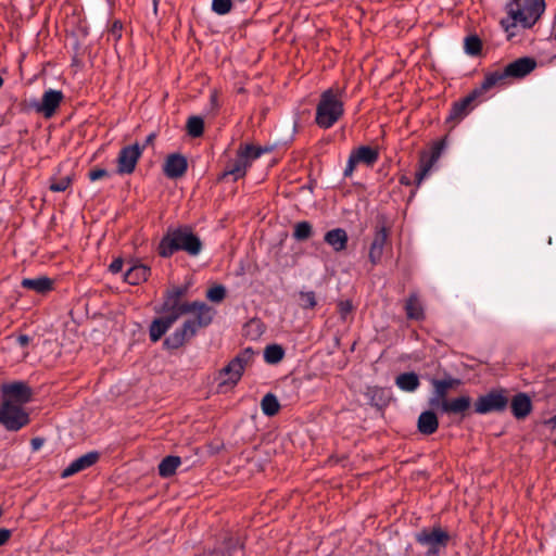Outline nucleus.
<instances>
[{"mask_svg": "<svg viewBox=\"0 0 556 556\" xmlns=\"http://www.w3.org/2000/svg\"><path fill=\"white\" fill-rule=\"evenodd\" d=\"M344 90L328 88L320 93L316 105L315 123L321 129H329L338 123L344 114Z\"/></svg>", "mask_w": 556, "mask_h": 556, "instance_id": "7ed1b4c3", "label": "nucleus"}, {"mask_svg": "<svg viewBox=\"0 0 556 556\" xmlns=\"http://www.w3.org/2000/svg\"><path fill=\"white\" fill-rule=\"evenodd\" d=\"M182 312H186V314L195 313L194 319L202 327L208 326L212 323L215 314L214 309L211 306H208L204 302L199 301L190 302V305H186L182 307Z\"/></svg>", "mask_w": 556, "mask_h": 556, "instance_id": "6ab92c4d", "label": "nucleus"}, {"mask_svg": "<svg viewBox=\"0 0 556 556\" xmlns=\"http://www.w3.org/2000/svg\"><path fill=\"white\" fill-rule=\"evenodd\" d=\"M185 293L186 289L180 287L174 288L173 290L168 291L163 303V313L177 314L178 317L186 314V312H182V307L186 305H190V303H182L180 301Z\"/></svg>", "mask_w": 556, "mask_h": 556, "instance_id": "dca6fc26", "label": "nucleus"}, {"mask_svg": "<svg viewBox=\"0 0 556 556\" xmlns=\"http://www.w3.org/2000/svg\"><path fill=\"white\" fill-rule=\"evenodd\" d=\"M451 540L450 533L440 525L425 527L415 534V541L426 548V556H439Z\"/></svg>", "mask_w": 556, "mask_h": 556, "instance_id": "0eeeda50", "label": "nucleus"}, {"mask_svg": "<svg viewBox=\"0 0 556 556\" xmlns=\"http://www.w3.org/2000/svg\"><path fill=\"white\" fill-rule=\"evenodd\" d=\"M199 328H202V326H200L194 318L187 319L180 328L176 329L165 339L164 345L167 349H178L184 345L187 340L192 338Z\"/></svg>", "mask_w": 556, "mask_h": 556, "instance_id": "ddd939ff", "label": "nucleus"}, {"mask_svg": "<svg viewBox=\"0 0 556 556\" xmlns=\"http://www.w3.org/2000/svg\"><path fill=\"white\" fill-rule=\"evenodd\" d=\"M142 152L143 147H140L138 143L122 148L117 157V173L121 175L131 174Z\"/></svg>", "mask_w": 556, "mask_h": 556, "instance_id": "f8f14e48", "label": "nucleus"}, {"mask_svg": "<svg viewBox=\"0 0 556 556\" xmlns=\"http://www.w3.org/2000/svg\"><path fill=\"white\" fill-rule=\"evenodd\" d=\"M71 184L72 178L68 175L62 176L60 178L52 177L49 188L52 192H63L71 186Z\"/></svg>", "mask_w": 556, "mask_h": 556, "instance_id": "58836bf2", "label": "nucleus"}, {"mask_svg": "<svg viewBox=\"0 0 556 556\" xmlns=\"http://www.w3.org/2000/svg\"><path fill=\"white\" fill-rule=\"evenodd\" d=\"M255 352L245 348L219 370L217 380L220 390L232 389L241 379L245 368L254 362Z\"/></svg>", "mask_w": 556, "mask_h": 556, "instance_id": "423d86ee", "label": "nucleus"}, {"mask_svg": "<svg viewBox=\"0 0 556 556\" xmlns=\"http://www.w3.org/2000/svg\"><path fill=\"white\" fill-rule=\"evenodd\" d=\"M2 403L22 406L31 399V390L24 382H13L3 384L2 388Z\"/></svg>", "mask_w": 556, "mask_h": 556, "instance_id": "9d476101", "label": "nucleus"}, {"mask_svg": "<svg viewBox=\"0 0 556 556\" xmlns=\"http://www.w3.org/2000/svg\"><path fill=\"white\" fill-rule=\"evenodd\" d=\"M445 148L444 140L435 142L430 152H424L420 155L419 161V169L416 172L415 179L417 186L424 181V179L428 176L433 165L438 162L441 156L442 151Z\"/></svg>", "mask_w": 556, "mask_h": 556, "instance_id": "9b49d317", "label": "nucleus"}, {"mask_svg": "<svg viewBox=\"0 0 556 556\" xmlns=\"http://www.w3.org/2000/svg\"><path fill=\"white\" fill-rule=\"evenodd\" d=\"M123 265H124V262L122 258H115L111 264H110V271L113 273V274H117L119 273L122 269H123Z\"/></svg>", "mask_w": 556, "mask_h": 556, "instance_id": "8fccbe9b", "label": "nucleus"}, {"mask_svg": "<svg viewBox=\"0 0 556 556\" xmlns=\"http://www.w3.org/2000/svg\"><path fill=\"white\" fill-rule=\"evenodd\" d=\"M356 164H358L357 161L350 154L346 167L343 173L344 177H351L353 175Z\"/></svg>", "mask_w": 556, "mask_h": 556, "instance_id": "09e8293b", "label": "nucleus"}, {"mask_svg": "<svg viewBox=\"0 0 556 556\" xmlns=\"http://www.w3.org/2000/svg\"><path fill=\"white\" fill-rule=\"evenodd\" d=\"M324 241L337 253L346 249L349 242L348 232L343 228H334L327 231Z\"/></svg>", "mask_w": 556, "mask_h": 556, "instance_id": "4be33fe9", "label": "nucleus"}, {"mask_svg": "<svg viewBox=\"0 0 556 556\" xmlns=\"http://www.w3.org/2000/svg\"><path fill=\"white\" fill-rule=\"evenodd\" d=\"M351 155L357 161V163H364L372 165L378 160V152L367 146H362L351 152Z\"/></svg>", "mask_w": 556, "mask_h": 556, "instance_id": "c756f323", "label": "nucleus"}, {"mask_svg": "<svg viewBox=\"0 0 556 556\" xmlns=\"http://www.w3.org/2000/svg\"><path fill=\"white\" fill-rule=\"evenodd\" d=\"M232 9L231 0H213L212 1V11L217 15H226Z\"/></svg>", "mask_w": 556, "mask_h": 556, "instance_id": "a19ab883", "label": "nucleus"}, {"mask_svg": "<svg viewBox=\"0 0 556 556\" xmlns=\"http://www.w3.org/2000/svg\"><path fill=\"white\" fill-rule=\"evenodd\" d=\"M285 356V350L278 344H270L264 351V359L267 364H278Z\"/></svg>", "mask_w": 556, "mask_h": 556, "instance_id": "c9c22d12", "label": "nucleus"}, {"mask_svg": "<svg viewBox=\"0 0 556 556\" xmlns=\"http://www.w3.org/2000/svg\"><path fill=\"white\" fill-rule=\"evenodd\" d=\"M150 267L143 264H134L124 275V280L129 285H139L150 276Z\"/></svg>", "mask_w": 556, "mask_h": 556, "instance_id": "393cba45", "label": "nucleus"}, {"mask_svg": "<svg viewBox=\"0 0 556 556\" xmlns=\"http://www.w3.org/2000/svg\"><path fill=\"white\" fill-rule=\"evenodd\" d=\"M508 404V399L503 391H491L485 395L479 396L475 403L477 414H488L491 412H503Z\"/></svg>", "mask_w": 556, "mask_h": 556, "instance_id": "1a4fd4ad", "label": "nucleus"}, {"mask_svg": "<svg viewBox=\"0 0 556 556\" xmlns=\"http://www.w3.org/2000/svg\"><path fill=\"white\" fill-rule=\"evenodd\" d=\"M11 536V531L8 529H0V546L4 545Z\"/></svg>", "mask_w": 556, "mask_h": 556, "instance_id": "3c124183", "label": "nucleus"}, {"mask_svg": "<svg viewBox=\"0 0 556 556\" xmlns=\"http://www.w3.org/2000/svg\"><path fill=\"white\" fill-rule=\"evenodd\" d=\"M29 422L28 414L18 405L1 403L0 424L9 431H18Z\"/></svg>", "mask_w": 556, "mask_h": 556, "instance_id": "6e6552de", "label": "nucleus"}, {"mask_svg": "<svg viewBox=\"0 0 556 556\" xmlns=\"http://www.w3.org/2000/svg\"><path fill=\"white\" fill-rule=\"evenodd\" d=\"M45 443V440L41 439V438H34L31 441H30V445H31V448L33 451H38L41 448V446L43 445Z\"/></svg>", "mask_w": 556, "mask_h": 556, "instance_id": "603ef678", "label": "nucleus"}, {"mask_svg": "<svg viewBox=\"0 0 556 556\" xmlns=\"http://www.w3.org/2000/svg\"><path fill=\"white\" fill-rule=\"evenodd\" d=\"M244 157L245 156L238 151L236 159L227 165L224 175H230L233 177L235 180H238L239 178L243 177L248 168L250 167V165L245 161L247 159Z\"/></svg>", "mask_w": 556, "mask_h": 556, "instance_id": "bb28decb", "label": "nucleus"}, {"mask_svg": "<svg viewBox=\"0 0 556 556\" xmlns=\"http://www.w3.org/2000/svg\"><path fill=\"white\" fill-rule=\"evenodd\" d=\"M226 296V289L224 286H215L213 288H210L206 292V298L214 303L222 302Z\"/></svg>", "mask_w": 556, "mask_h": 556, "instance_id": "79ce46f5", "label": "nucleus"}, {"mask_svg": "<svg viewBox=\"0 0 556 556\" xmlns=\"http://www.w3.org/2000/svg\"><path fill=\"white\" fill-rule=\"evenodd\" d=\"M261 408L264 415L271 417L279 412L280 404L273 393H267L261 401Z\"/></svg>", "mask_w": 556, "mask_h": 556, "instance_id": "f704fd0d", "label": "nucleus"}, {"mask_svg": "<svg viewBox=\"0 0 556 556\" xmlns=\"http://www.w3.org/2000/svg\"><path fill=\"white\" fill-rule=\"evenodd\" d=\"M395 384L404 392H415L419 388L420 381L418 375L410 371L399 375Z\"/></svg>", "mask_w": 556, "mask_h": 556, "instance_id": "cd10ccee", "label": "nucleus"}, {"mask_svg": "<svg viewBox=\"0 0 556 556\" xmlns=\"http://www.w3.org/2000/svg\"><path fill=\"white\" fill-rule=\"evenodd\" d=\"M400 181H401V184L406 185V186H408L410 184V180L407 177H405V176H403L400 179Z\"/></svg>", "mask_w": 556, "mask_h": 556, "instance_id": "4d7b16f0", "label": "nucleus"}, {"mask_svg": "<svg viewBox=\"0 0 556 556\" xmlns=\"http://www.w3.org/2000/svg\"><path fill=\"white\" fill-rule=\"evenodd\" d=\"M177 314L164 313V316L155 318L149 328V336L152 342H157L166 331L177 321Z\"/></svg>", "mask_w": 556, "mask_h": 556, "instance_id": "f3484780", "label": "nucleus"}, {"mask_svg": "<svg viewBox=\"0 0 556 556\" xmlns=\"http://www.w3.org/2000/svg\"><path fill=\"white\" fill-rule=\"evenodd\" d=\"M465 51L470 55H477L481 51V40L477 36H468L465 39Z\"/></svg>", "mask_w": 556, "mask_h": 556, "instance_id": "ea45409f", "label": "nucleus"}, {"mask_svg": "<svg viewBox=\"0 0 556 556\" xmlns=\"http://www.w3.org/2000/svg\"><path fill=\"white\" fill-rule=\"evenodd\" d=\"M460 384V380L457 378L448 377L446 379H433L432 386L434 388L435 393H438L441 397H447V393L450 389H454Z\"/></svg>", "mask_w": 556, "mask_h": 556, "instance_id": "473e14b6", "label": "nucleus"}, {"mask_svg": "<svg viewBox=\"0 0 556 556\" xmlns=\"http://www.w3.org/2000/svg\"><path fill=\"white\" fill-rule=\"evenodd\" d=\"M64 96L60 90L49 89L42 94L41 102L35 104L36 112L49 118L54 115L56 109L60 106Z\"/></svg>", "mask_w": 556, "mask_h": 556, "instance_id": "2eb2a0df", "label": "nucleus"}, {"mask_svg": "<svg viewBox=\"0 0 556 556\" xmlns=\"http://www.w3.org/2000/svg\"><path fill=\"white\" fill-rule=\"evenodd\" d=\"M300 301H301V306L303 308H313L317 304L315 292H313V291L301 292Z\"/></svg>", "mask_w": 556, "mask_h": 556, "instance_id": "37998d69", "label": "nucleus"}, {"mask_svg": "<svg viewBox=\"0 0 556 556\" xmlns=\"http://www.w3.org/2000/svg\"><path fill=\"white\" fill-rule=\"evenodd\" d=\"M219 109L218 93L216 90H213L210 94V111L213 114H216Z\"/></svg>", "mask_w": 556, "mask_h": 556, "instance_id": "49530a36", "label": "nucleus"}, {"mask_svg": "<svg viewBox=\"0 0 556 556\" xmlns=\"http://www.w3.org/2000/svg\"><path fill=\"white\" fill-rule=\"evenodd\" d=\"M406 315L409 319L421 320L425 317L424 307L416 294H410L405 304Z\"/></svg>", "mask_w": 556, "mask_h": 556, "instance_id": "7c9ffc66", "label": "nucleus"}, {"mask_svg": "<svg viewBox=\"0 0 556 556\" xmlns=\"http://www.w3.org/2000/svg\"><path fill=\"white\" fill-rule=\"evenodd\" d=\"M471 405V399L463 395L453 400H447L444 405V414H464Z\"/></svg>", "mask_w": 556, "mask_h": 556, "instance_id": "c85d7f7f", "label": "nucleus"}, {"mask_svg": "<svg viewBox=\"0 0 556 556\" xmlns=\"http://www.w3.org/2000/svg\"><path fill=\"white\" fill-rule=\"evenodd\" d=\"M203 130L204 122L200 116H191L188 118L187 131L191 137L197 138L202 136Z\"/></svg>", "mask_w": 556, "mask_h": 556, "instance_id": "e433bc0d", "label": "nucleus"}, {"mask_svg": "<svg viewBox=\"0 0 556 556\" xmlns=\"http://www.w3.org/2000/svg\"><path fill=\"white\" fill-rule=\"evenodd\" d=\"M106 176H109V173L106 169H103V168H97L89 173V179L91 181H97Z\"/></svg>", "mask_w": 556, "mask_h": 556, "instance_id": "de8ad7c7", "label": "nucleus"}, {"mask_svg": "<svg viewBox=\"0 0 556 556\" xmlns=\"http://www.w3.org/2000/svg\"><path fill=\"white\" fill-rule=\"evenodd\" d=\"M418 431L421 434L430 435L434 433L439 428V420L433 410L422 412L417 421Z\"/></svg>", "mask_w": 556, "mask_h": 556, "instance_id": "b1692460", "label": "nucleus"}, {"mask_svg": "<svg viewBox=\"0 0 556 556\" xmlns=\"http://www.w3.org/2000/svg\"><path fill=\"white\" fill-rule=\"evenodd\" d=\"M238 151L247 159V163L251 166L253 161L257 160L263 153L269 152V148L256 147L253 144H241Z\"/></svg>", "mask_w": 556, "mask_h": 556, "instance_id": "72a5a7b5", "label": "nucleus"}, {"mask_svg": "<svg viewBox=\"0 0 556 556\" xmlns=\"http://www.w3.org/2000/svg\"><path fill=\"white\" fill-rule=\"evenodd\" d=\"M53 281L48 277L24 278L21 286L25 289L33 290L39 294H45L52 290Z\"/></svg>", "mask_w": 556, "mask_h": 556, "instance_id": "a878e982", "label": "nucleus"}, {"mask_svg": "<svg viewBox=\"0 0 556 556\" xmlns=\"http://www.w3.org/2000/svg\"><path fill=\"white\" fill-rule=\"evenodd\" d=\"M447 404V399L441 397L435 391L433 390L432 396L429 399V405L432 409H437L441 413H444V405Z\"/></svg>", "mask_w": 556, "mask_h": 556, "instance_id": "c03bdc74", "label": "nucleus"}, {"mask_svg": "<svg viewBox=\"0 0 556 556\" xmlns=\"http://www.w3.org/2000/svg\"><path fill=\"white\" fill-rule=\"evenodd\" d=\"M187 168V159L178 153L168 155L163 166L164 174L170 179L184 176Z\"/></svg>", "mask_w": 556, "mask_h": 556, "instance_id": "a211bd4d", "label": "nucleus"}, {"mask_svg": "<svg viewBox=\"0 0 556 556\" xmlns=\"http://www.w3.org/2000/svg\"><path fill=\"white\" fill-rule=\"evenodd\" d=\"M476 97L477 92L475 91L460 99L459 101H456L451 108L447 121L458 123L464 117H466L472 110V102L475 101Z\"/></svg>", "mask_w": 556, "mask_h": 556, "instance_id": "412c9836", "label": "nucleus"}, {"mask_svg": "<svg viewBox=\"0 0 556 556\" xmlns=\"http://www.w3.org/2000/svg\"><path fill=\"white\" fill-rule=\"evenodd\" d=\"M16 341H17V343H18L21 346H23V348H24V346L28 345V343H29L30 339H29V337H28V336H26V334H21V336H18V337H17Z\"/></svg>", "mask_w": 556, "mask_h": 556, "instance_id": "864d4df0", "label": "nucleus"}, {"mask_svg": "<svg viewBox=\"0 0 556 556\" xmlns=\"http://www.w3.org/2000/svg\"><path fill=\"white\" fill-rule=\"evenodd\" d=\"M389 240V229L386 227V225H378L375 228V235L372 242L369 248V261L371 265H377L383 255L384 247L387 245Z\"/></svg>", "mask_w": 556, "mask_h": 556, "instance_id": "4468645a", "label": "nucleus"}, {"mask_svg": "<svg viewBox=\"0 0 556 556\" xmlns=\"http://www.w3.org/2000/svg\"><path fill=\"white\" fill-rule=\"evenodd\" d=\"M339 313L343 319L348 317L349 314H351L353 306L350 301H341L338 304Z\"/></svg>", "mask_w": 556, "mask_h": 556, "instance_id": "a18cd8bd", "label": "nucleus"}, {"mask_svg": "<svg viewBox=\"0 0 556 556\" xmlns=\"http://www.w3.org/2000/svg\"><path fill=\"white\" fill-rule=\"evenodd\" d=\"M255 352L245 348L219 370L217 380L220 390L232 389L241 379L245 368L254 362Z\"/></svg>", "mask_w": 556, "mask_h": 556, "instance_id": "39448f33", "label": "nucleus"}, {"mask_svg": "<svg viewBox=\"0 0 556 556\" xmlns=\"http://www.w3.org/2000/svg\"><path fill=\"white\" fill-rule=\"evenodd\" d=\"M181 459L178 456H166L159 464V475L162 478H168L173 476L177 468L180 466Z\"/></svg>", "mask_w": 556, "mask_h": 556, "instance_id": "2f4dec72", "label": "nucleus"}, {"mask_svg": "<svg viewBox=\"0 0 556 556\" xmlns=\"http://www.w3.org/2000/svg\"><path fill=\"white\" fill-rule=\"evenodd\" d=\"M313 233L312 225L308 222H299L294 226L293 237L298 241H304L311 238Z\"/></svg>", "mask_w": 556, "mask_h": 556, "instance_id": "4c0bfd02", "label": "nucleus"}, {"mask_svg": "<svg viewBox=\"0 0 556 556\" xmlns=\"http://www.w3.org/2000/svg\"><path fill=\"white\" fill-rule=\"evenodd\" d=\"M154 139H155V134H150V135L146 138V142H144V144L142 146V147H143V149H144L148 144L153 143Z\"/></svg>", "mask_w": 556, "mask_h": 556, "instance_id": "5fc2aeb1", "label": "nucleus"}, {"mask_svg": "<svg viewBox=\"0 0 556 556\" xmlns=\"http://www.w3.org/2000/svg\"><path fill=\"white\" fill-rule=\"evenodd\" d=\"M99 459L98 452H89L80 457L74 459L61 473L62 478H68L75 473H78L91 466H93Z\"/></svg>", "mask_w": 556, "mask_h": 556, "instance_id": "aec40b11", "label": "nucleus"}, {"mask_svg": "<svg viewBox=\"0 0 556 556\" xmlns=\"http://www.w3.org/2000/svg\"><path fill=\"white\" fill-rule=\"evenodd\" d=\"M177 251H185L191 256H197L202 251L200 238L189 227L169 228L157 247L162 257H169Z\"/></svg>", "mask_w": 556, "mask_h": 556, "instance_id": "f03ea898", "label": "nucleus"}, {"mask_svg": "<svg viewBox=\"0 0 556 556\" xmlns=\"http://www.w3.org/2000/svg\"><path fill=\"white\" fill-rule=\"evenodd\" d=\"M510 408L517 419H523L531 413L532 403L526 393H518L513 397Z\"/></svg>", "mask_w": 556, "mask_h": 556, "instance_id": "5701e85b", "label": "nucleus"}, {"mask_svg": "<svg viewBox=\"0 0 556 556\" xmlns=\"http://www.w3.org/2000/svg\"><path fill=\"white\" fill-rule=\"evenodd\" d=\"M536 67V61L530 56L519 58L503 70H497L485 75L481 84L483 90L503 84L508 78L520 79L529 75Z\"/></svg>", "mask_w": 556, "mask_h": 556, "instance_id": "20e7f679", "label": "nucleus"}, {"mask_svg": "<svg viewBox=\"0 0 556 556\" xmlns=\"http://www.w3.org/2000/svg\"><path fill=\"white\" fill-rule=\"evenodd\" d=\"M548 425H551L553 428H556V415L553 416L552 418H549V420L547 421Z\"/></svg>", "mask_w": 556, "mask_h": 556, "instance_id": "6e6d98bb", "label": "nucleus"}, {"mask_svg": "<svg viewBox=\"0 0 556 556\" xmlns=\"http://www.w3.org/2000/svg\"><path fill=\"white\" fill-rule=\"evenodd\" d=\"M507 16L501 21L508 37L517 26L531 28L545 11L544 0H510L505 7Z\"/></svg>", "mask_w": 556, "mask_h": 556, "instance_id": "f257e3e1", "label": "nucleus"}]
</instances>
